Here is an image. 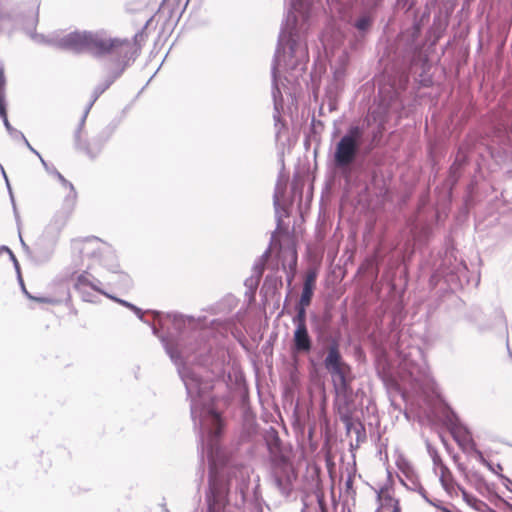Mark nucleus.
Returning <instances> with one entry per match:
<instances>
[{
    "mask_svg": "<svg viewBox=\"0 0 512 512\" xmlns=\"http://www.w3.org/2000/svg\"><path fill=\"white\" fill-rule=\"evenodd\" d=\"M71 247L75 255L88 261V268L95 265H101L109 269L119 267L112 246L96 236L74 239Z\"/></svg>",
    "mask_w": 512,
    "mask_h": 512,
    "instance_id": "1",
    "label": "nucleus"
},
{
    "mask_svg": "<svg viewBox=\"0 0 512 512\" xmlns=\"http://www.w3.org/2000/svg\"><path fill=\"white\" fill-rule=\"evenodd\" d=\"M382 130H384L383 122L381 121L378 125V133H382Z\"/></svg>",
    "mask_w": 512,
    "mask_h": 512,
    "instance_id": "27",
    "label": "nucleus"
},
{
    "mask_svg": "<svg viewBox=\"0 0 512 512\" xmlns=\"http://www.w3.org/2000/svg\"><path fill=\"white\" fill-rule=\"evenodd\" d=\"M372 24V19L370 16L361 17L355 24L356 28L360 31H366L370 28Z\"/></svg>",
    "mask_w": 512,
    "mask_h": 512,
    "instance_id": "19",
    "label": "nucleus"
},
{
    "mask_svg": "<svg viewBox=\"0 0 512 512\" xmlns=\"http://www.w3.org/2000/svg\"><path fill=\"white\" fill-rule=\"evenodd\" d=\"M452 436L462 449L470 448L473 445V439L469 431L463 427H456L452 430Z\"/></svg>",
    "mask_w": 512,
    "mask_h": 512,
    "instance_id": "12",
    "label": "nucleus"
},
{
    "mask_svg": "<svg viewBox=\"0 0 512 512\" xmlns=\"http://www.w3.org/2000/svg\"><path fill=\"white\" fill-rule=\"evenodd\" d=\"M434 472L439 476L440 482L448 493L455 491L456 483L450 469L446 466L439 455L433 456Z\"/></svg>",
    "mask_w": 512,
    "mask_h": 512,
    "instance_id": "5",
    "label": "nucleus"
},
{
    "mask_svg": "<svg viewBox=\"0 0 512 512\" xmlns=\"http://www.w3.org/2000/svg\"><path fill=\"white\" fill-rule=\"evenodd\" d=\"M340 355L336 348H331L325 359V365L328 369H339Z\"/></svg>",
    "mask_w": 512,
    "mask_h": 512,
    "instance_id": "16",
    "label": "nucleus"
},
{
    "mask_svg": "<svg viewBox=\"0 0 512 512\" xmlns=\"http://www.w3.org/2000/svg\"><path fill=\"white\" fill-rule=\"evenodd\" d=\"M5 91H6V77L4 74L3 67L0 66V117L2 118L6 128L10 129V123L8 120L7 110H6Z\"/></svg>",
    "mask_w": 512,
    "mask_h": 512,
    "instance_id": "10",
    "label": "nucleus"
},
{
    "mask_svg": "<svg viewBox=\"0 0 512 512\" xmlns=\"http://www.w3.org/2000/svg\"><path fill=\"white\" fill-rule=\"evenodd\" d=\"M377 499L382 509L392 508L393 510L396 509V507L401 508L399 501L394 498L392 490L388 487H383L378 491Z\"/></svg>",
    "mask_w": 512,
    "mask_h": 512,
    "instance_id": "9",
    "label": "nucleus"
},
{
    "mask_svg": "<svg viewBox=\"0 0 512 512\" xmlns=\"http://www.w3.org/2000/svg\"><path fill=\"white\" fill-rule=\"evenodd\" d=\"M180 1L181 0H164L163 2L164 3H169L171 4L172 6H178L180 4Z\"/></svg>",
    "mask_w": 512,
    "mask_h": 512,
    "instance_id": "25",
    "label": "nucleus"
},
{
    "mask_svg": "<svg viewBox=\"0 0 512 512\" xmlns=\"http://www.w3.org/2000/svg\"><path fill=\"white\" fill-rule=\"evenodd\" d=\"M296 266H297V252L295 249L291 250L290 254V263H289V273H288V283L291 284L295 272H296Z\"/></svg>",
    "mask_w": 512,
    "mask_h": 512,
    "instance_id": "17",
    "label": "nucleus"
},
{
    "mask_svg": "<svg viewBox=\"0 0 512 512\" xmlns=\"http://www.w3.org/2000/svg\"><path fill=\"white\" fill-rule=\"evenodd\" d=\"M89 34L88 31L69 33L59 39V46L75 52L87 51Z\"/></svg>",
    "mask_w": 512,
    "mask_h": 512,
    "instance_id": "4",
    "label": "nucleus"
},
{
    "mask_svg": "<svg viewBox=\"0 0 512 512\" xmlns=\"http://www.w3.org/2000/svg\"><path fill=\"white\" fill-rule=\"evenodd\" d=\"M318 271L316 268H309L304 277L303 290L300 297L299 304L309 306L313 297L314 289L316 287V280Z\"/></svg>",
    "mask_w": 512,
    "mask_h": 512,
    "instance_id": "6",
    "label": "nucleus"
},
{
    "mask_svg": "<svg viewBox=\"0 0 512 512\" xmlns=\"http://www.w3.org/2000/svg\"><path fill=\"white\" fill-rule=\"evenodd\" d=\"M88 287L92 288L93 290L98 291L96 286L89 279V275L87 272L79 274L75 279V283H74L75 290L80 293H84L86 288H88Z\"/></svg>",
    "mask_w": 512,
    "mask_h": 512,
    "instance_id": "15",
    "label": "nucleus"
},
{
    "mask_svg": "<svg viewBox=\"0 0 512 512\" xmlns=\"http://www.w3.org/2000/svg\"><path fill=\"white\" fill-rule=\"evenodd\" d=\"M129 47L128 39L112 38L105 32H90L87 51L97 57L120 56Z\"/></svg>",
    "mask_w": 512,
    "mask_h": 512,
    "instance_id": "2",
    "label": "nucleus"
},
{
    "mask_svg": "<svg viewBox=\"0 0 512 512\" xmlns=\"http://www.w3.org/2000/svg\"><path fill=\"white\" fill-rule=\"evenodd\" d=\"M299 309L297 315L294 317L293 322L296 324V327H307L306 326V312L305 308L307 306H303L299 304Z\"/></svg>",
    "mask_w": 512,
    "mask_h": 512,
    "instance_id": "18",
    "label": "nucleus"
},
{
    "mask_svg": "<svg viewBox=\"0 0 512 512\" xmlns=\"http://www.w3.org/2000/svg\"><path fill=\"white\" fill-rule=\"evenodd\" d=\"M346 486H347V488H351L352 487V475L351 474H348V476H347Z\"/></svg>",
    "mask_w": 512,
    "mask_h": 512,
    "instance_id": "26",
    "label": "nucleus"
},
{
    "mask_svg": "<svg viewBox=\"0 0 512 512\" xmlns=\"http://www.w3.org/2000/svg\"><path fill=\"white\" fill-rule=\"evenodd\" d=\"M339 218L342 223L350 224L352 222V202L348 194H344L339 207Z\"/></svg>",
    "mask_w": 512,
    "mask_h": 512,
    "instance_id": "14",
    "label": "nucleus"
},
{
    "mask_svg": "<svg viewBox=\"0 0 512 512\" xmlns=\"http://www.w3.org/2000/svg\"><path fill=\"white\" fill-rule=\"evenodd\" d=\"M353 135H354V154H355L356 148H357V138L359 137V131L357 128H354Z\"/></svg>",
    "mask_w": 512,
    "mask_h": 512,
    "instance_id": "24",
    "label": "nucleus"
},
{
    "mask_svg": "<svg viewBox=\"0 0 512 512\" xmlns=\"http://www.w3.org/2000/svg\"><path fill=\"white\" fill-rule=\"evenodd\" d=\"M208 505H209V512H218L221 509V504L216 501L215 496H213V499H208Z\"/></svg>",
    "mask_w": 512,
    "mask_h": 512,
    "instance_id": "21",
    "label": "nucleus"
},
{
    "mask_svg": "<svg viewBox=\"0 0 512 512\" xmlns=\"http://www.w3.org/2000/svg\"><path fill=\"white\" fill-rule=\"evenodd\" d=\"M392 512H401V508L396 507V509H393Z\"/></svg>",
    "mask_w": 512,
    "mask_h": 512,
    "instance_id": "28",
    "label": "nucleus"
},
{
    "mask_svg": "<svg viewBox=\"0 0 512 512\" xmlns=\"http://www.w3.org/2000/svg\"><path fill=\"white\" fill-rule=\"evenodd\" d=\"M458 470L464 476L465 480L472 485L476 490L483 491L487 488V484L485 482L484 477L478 472L474 470H468L463 464L459 463L457 465Z\"/></svg>",
    "mask_w": 512,
    "mask_h": 512,
    "instance_id": "8",
    "label": "nucleus"
},
{
    "mask_svg": "<svg viewBox=\"0 0 512 512\" xmlns=\"http://www.w3.org/2000/svg\"><path fill=\"white\" fill-rule=\"evenodd\" d=\"M337 407L341 420L345 423L348 431L352 428V412L349 409V403L340 395L337 396Z\"/></svg>",
    "mask_w": 512,
    "mask_h": 512,
    "instance_id": "13",
    "label": "nucleus"
},
{
    "mask_svg": "<svg viewBox=\"0 0 512 512\" xmlns=\"http://www.w3.org/2000/svg\"><path fill=\"white\" fill-rule=\"evenodd\" d=\"M352 165V130L338 142L334 153V173L349 180Z\"/></svg>",
    "mask_w": 512,
    "mask_h": 512,
    "instance_id": "3",
    "label": "nucleus"
},
{
    "mask_svg": "<svg viewBox=\"0 0 512 512\" xmlns=\"http://www.w3.org/2000/svg\"><path fill=\"white\" fill-rule=\"evenodd\" d=\"M89 146H93V148L87 147V153L91 157H95L99 153V151H100V146L97 145V143L89 144Z\"/></svg>",
    "mask_w": 512,
    "mask_h": 512,
    "instance_id": "23",
    "label": "nucleus"
},
{
    "mask_svg": "<svg viewBox=\"0 0 512 512\" xmlns=\"http://www.w3.org/2000/svg\"><path fill=\"white\" fill-rule=\"evenodd\" d=\"M16 267H17V270H19V266H18V264H17V263H16ZM18 274H19V280H20V284H21V286H22L23 292H24V293H25L29 298H31V299L37 300V301H39V302H44V300H43V299H39V298L32 297V296L28 293V291H27V290H26V288H25V285H24L23 279H22V277H21L20 271H18Z\"/></svg>",
    "mask_w": 512,
    "mask_h": 512,
    "instance_id": "22",
    "label": "nucleus"
},
{
    "mask_svg": "<svg viewBox=\"0 0 512 512\" xmlns=\"http://www.w3.org/2000/svg\"><path fill=\"white\" fill-rule=\"evenodd\" d=\"M459 489H460V491H461V493H462V496H463L464 500H465L469 505L475 506V505H476V503L478 502V500H477L475 497L471 496L469 493H467V491H466V490H464L463 488H460V487H459Z\"/></svg>",
    "mask_w": 512,
    "mask_h": 512,
    "instance_id": "20",
    "label": "nucleus"
},
{
    "mask_svg": "<svg viewBox=\"0 0 512 512\" xmlns=\"http://www.w3.org/2000/svg\"><path fill=\"white\" fill-rule=\"evenodd\" d=\"M58 178L62 185L67 189V195L64 200V205L68 210L74 209L77 203L78 194L71 182H69L67 179H65L61 174L58 175Z\"/></svg>",
    "mask_w": 512,
    "mask_h": 512,
    "instance_id": "11",
    "label": "nucleus"
},
{
    "mask_svg": "<svg viewBox=\"0 0 512 512\" xmlns=\"http://www.w3.org/2000/svg\"><path fill=\"white\" fill-rule=\"evenodd\" d=\"M294 350L297 352H309L312 347V341L307 327H296L293 337Z\"/></svg>",
    "mask_w": 512,
    "mask_h": 512,
    "instance_id": "7",
    "label": "nucleus"
}]
</instances>
